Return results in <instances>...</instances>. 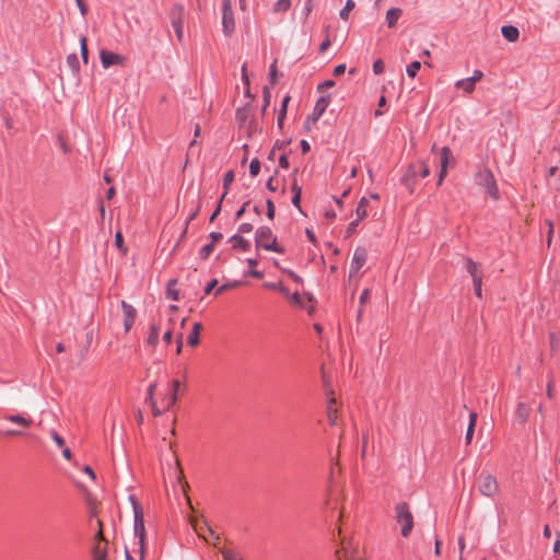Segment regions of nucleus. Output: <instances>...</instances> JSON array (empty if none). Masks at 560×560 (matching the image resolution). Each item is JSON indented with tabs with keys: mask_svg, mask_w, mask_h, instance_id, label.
<instances>
[{
	"mask_svg": "<svg viewBox=\"0 0 560 560\" xmlns=\"http://www.w3.org/2000/svg\"><path fill=\"white\" fill-rule=\"evenodd\" d=\"M255 246L257 250L264 248L278 254L284 253V248L277 244V237L273 235L271 229L265 225L259 226L255 231Z\"/></svg>",
	"mask_w": 560,
	"mask_h": 560,
	"instance_id": "obj_1",
	"label": "nucleus"
},
{
	"mask_svg": "<svg viewBox=\"0 0 560 560\" xmlns=\"http://www.w3.org/2000/svg\"><path fill=\"white\" fill-rule=\"evenodd\" d=\"M395 520L400 525V534L408 537L413 528V515L407 502H399L395 506Z\"/></svg>",
	"mask_w": 560,
	"mask_h": 560,
	"instance_id": "obj_2",
	"label": "nucleus"
},
{
	"mask_svg": "<svg viewBox=\"0 0 560 560\" xmlns=\"http://www.w3.org/2000/svg\"><path fill=\"white\" fill-rule=\"evenodd\" d=\"M475 183L476 185L482 187L491 198H499V188L494 178L492 171L488 167L479 170L475 174Z\"/></svg>",
	"mask_w": 560,
	"mask_h": 560,
	"instance_id": "obj_3",
	"label": "nucleus"
},
{
	"mask_svg": "<svg viewBox=\"0 0 560 560\" xmlns=\"http://www.w3.org/2000/svg\"><path fill=\"white\" fill-rule=\"evenodd\" d=\"M133 536L137 539L136 544L138 545L140 559L144 560V550H145V526H144V515L143 512H137L133 514Z\"/></svg>",
	"mask_w": 560,
	"mask_h": 560,
	"instance_id": "obj_4",
	"label": "nucleus"
},
{
	"mask_svg": "<svg viewBox=\"0 0 560 560\" xmlns=\"http://www.w3.org/2000/svg\"><path fill=\"white\" fill-rule=\"evenodd\" d=\"M331 101V95H322L315 103L312 114H310L304 121V129L310 130L311 125L315 124L325 113L327 106Z\"/></svg>",
	"mask_w": 560,
	"mask_h": 560,
	"instance_id": "obj_5",
	"label": "nucleus"
},
{
	"mask_svg": "<svg viewBox=\"0 0 560 560\" xmlns=\"http://www.w3.org/2000/svg\"><path fill=\"white\" fill-rule=\"evenodd\" d=\"M222 32L225 36H230L235 32L232 0H222Z\"/></svg>",
	"mask_w": 560,
	"mask_h": 560,
	"instance_id": "obj_6",
	"label": "nucleus"
},
{
	"mask_svg": "<svg viewBox=\"0 0 560 560\" xmlns=\"http://www.w3.org/2000/svg\"><path fill=\"white\" fill-rule=\"evenodd\" d=\"M183 16L184 7L179 3H175L174 5H172V8L170 9V20L175 31V35L179 42H182L184 37Z\"/></svg>",
	"mask_w": 560,
	"mask_h": 560,
	"instance_id": "obj_7",
	"label": "nucleus"
},
{
	"mask_svg": "<svg viewBox=\"0 0 560 560\" xmlns=\"http://www.w3.org/2000/svg\"><path fill=\"white\" fill-rule=\"evenodd\" d=\"M478 488L482 495L493 497L497 493L499 486L497 479L492 475L488 474L481 476Z\"/></svg>",
	"mask_w": 560,
	"mask_h": 560,
	"instance_id": "obj_8",
	"label": "nucleus"
},
{
	"mask_svg": "<svg viewBox=\"0 0 560 560\" xmlns=\"http://www.w3.org/2000/svg\"><path fill=\"white\" fill-rule=\"evenodd\" d=\"M482 77H483L482 71L476 69V70H474L471 77L457 80L455 82V88L460 89V90H463L466 93H471L475 90L476 82L481 80Z\"/></svg>",
	"mask_w": 560,
	"mask_h": 560,
	"instance_id": "obj_9",
	"label": "nucleus"
},
{
	"mask_svg": "<svg viewBox=\"0 0 560 560\" xmlns=\"http://www.w3.org/2000/svg\"><path fill=\"white\" fill-rule=\"evenodd\" d=\"M366 258H368L366 249L363 247H357L353 253L352 260L350 264V269H349L350 277L355 275L364 266Z\"/></svg>",
	"mask_w": 560,
	"mask_h": 560,
	"instance_id": "obj_10",
	"label": "nucleus"
},
{
	"mask_svg": "<svg viewBox=\"0 0 560 560\" xmlns=\"http://www.w3.org/2000/svg\"><path fill=\"white\" fill-rule=\"evenodd\" d=\"M120 306L124 316V329L125 332H128L135 324L137 311L131 304L127 303L125 300L120 301Z\"/></svg>",
	"mask_w": 560,
	"mask_h": 560,
	"instance_id": "obj_11",
	"label": "nucleus"
},
{
	"mask_svg": "<svg viewBox=\"0 0 560 560\" xmlns=\"http://www.w3.org/2000/svg\"><path fill=\"white\" fill-rule=\"evenodd\" d=\"M418 170L416 164H409L407 171L400 178V183L410 191H415Z\"/></svg>",
	"mask_w": 560,
	"mask_h": 560,
	"instance_id": "obj_12",
	"label": "nucleus"
},
{
	"mask_svg": "<svg viewBox=\"0 0 560 560\" xmlns=\"http://www.w3.org/2000/svg\"><path fill=\"white\" fill-rule=\"evenodd\" d=\"M100 60L102 63V67L104 69H108L109 67L114 65H121L124 61V57L119 54L102 49L100 51Z\"/></svg>",
	"mask_w": 560,
	"mask_h": 560,
	"instance_id": "obj_13",
	"label": "nucleus"
},
{
	"mask_svg": "<svg viewBox=\"0 0 560 560\" xmlns=\"http://www.w3.org/2000/svg\"><path fill=\"white\" fill-rule=\"evenodd\" d=\"M452 151L448 147H443L440 153V173H439V179H438V186L442 185L446 174H447V166L450 163Z\"/></svg>",
	"mask_w": 560,
	"mask_h": 560,
	"instance_id": "obj_14",
	"label": "nucleus"
},
{
	"mask_svg": "<svg viewBox=\"0 0 560 560\" xmlns=\"http://www.w3.org/2000/svg\"><path fill=\"white\" fill-rule=\"evenodd\" d=\"M402 15V10L400 8L393 7L389 10H387L385 15V23L389 28H393L396 26L398 20Z\"/></svg>",
	"mask_w": 560,
	"mask_h": 560,
	"instance_id": "obj_15",
	"label": "nucleus"
},
{
	"mask_svg": "<svg viewBox=\"0 0 560 560\" xmlns=\"http://www.w3.org/2000/svg\"><path fill=\"white\" fill-rule=\"evenodd\" d=\"M229 242L232 244V248L233 249H242L244 252H247L250 247V243L249 241H247L246 238H244L242 235H240L238 233H235L233 234L230 238H229Z\"/></svg>",
	"mask_w": 560,
	"mask_h": 560,
	"instance_id": "obj_16",
	"label": "nucleus"
},
{
	"mask_svg": "<svg viewBox=\"0 0 560 560\" xmlns=\"http://www.w3.org/2000/svg\"><path fill=\"white\" fill-rule=\"evenodd\" d=\"M501 34L510 43L516 42L520 37V31L514 25H503L501 27Z\"/></svg>",
	"mask_w": 560,
	"mask_h": 560,
	"instance_id": "obj_17",
	"label": "nucleus"
},
{
	"mask_svg": "<svg viewBox=\"0 0 560 560\" xmlns=\"http://www.w3.org/2000/svg\"><path fill=\"white\" fill-rule=\"evenodd\" d=\"M201 328H202L201 323L197 322V323H195L192 325V328H191L190 332L187 336V343L190 347H196L199 343Z\"/></svg>",
	"mask_w": 560,
	"mask_h": 560,
	"instance_id": "obj_18",
	"label": "nucleus"
},
{
	"mask_svg": "<svg viewBox=\"0 0 560 560\" xmlns=\"http://www.w3.org/2000/svg\"><path fill=\"white\" fill-rule=\"evenodd\" d=\"M4 420L12 422V423L20 424L24 428H28L32 424V419L26 418L22 415H7V416H4Z\"/></svg>",
	"mask_w": 560,
	"mask_h": 560,
	"instance_id": "obj_19",
	"label": "nucleus"
},
{
	"mask_svg": "<svg viewBox=\"0 0 560 560\" xmlns=\"http://www.w3.org/2000/svg\"><path fill=\"white\" fill-rule=\"evenodd\" d=\"M176 284H177L176 279L168 280L167 287H166V293H165L166 299L173 300V301L179 300V291L175 288Z\"/></svg>",
	"mask_w": 560,
	"mask_h": 560,
	"instance_id": "obj_20",
	"label": "nucleus"
},
{
	"mask_svg": "<svg viewBox=\"0 0 560 560\" xmlns=\"http://www.w3.org/2000/svg\"><path fill=\"white\" fill-rule=\"evenodd\" d=\"M479 264L475 262L470 257L465 258V269L470 275L471 279L475 277H482L478 272Z\"/></svg>",
	"mask_w": 560,
	"mask_h": 560,
	"instance_id": "obj_21",
	"label": "nucleus"
},
{
	"mask_svg": "<svg viewBox=\"0 0 560 560\" xmlns=\"http://www.w3.org/2000/svg\"><path fill=\"white\" fill-rule=\"evenodd\" d=\"M149 330L147 343L151 347H155L159 342V327L156 324H150Z\"/></svg>",
	"mask_w": 560,
	"mask_h": 560,
	"instance_id": "obj_22",
	"label": "nucleus"
},
{
	"mask_svg": "<svg viewBox=\"0 0 560 560\" xmlns=\"http://www.w3.org/2000/svg\"><path fill=\"white\" fill-rule=\"evenodd\" d=\"M335 398L330 397L327 406V418L330 425L337 423V410L335 409Z\"/></svg>",
	"mask_w": 560,
	"mask_h": 560,
	"instance_id": "obj_23",
	"label": "nucleus"
},
{
	"mask_svg": "<svg viewBox=\"0 0 560 560\" xmlns=\"http://www.w3.org/2000/svg\"><path fill=\"white\" fill-rule=\"evenodd\" d=\"M67 65L72 70V72L77 75L80 71V62L79 57L75 52L69 54L67 56Z\"/></svg>",
	"mask_w": 560,
	"mask_h": 560,
	"instance_id": "obj_24",
	"label": "nucleus"
},
{
	"mask_svg": "<svg viewBox=\"0 0 560 560\" xmlns=\"http://www.w3.org/2000/svg\"><path fill=\"white\" fill-rule=\"evenodd\" d=\"M220 552L223 560H244L241 553L233 549L222 548Z\"/></svg>",
	"mask_w": 560,
	"mask_h": 560,
	"instance_id": "obj_25",
	"label": "nucleus"
},
{
	"mask_svg": "<svg viewBox=\"0 0 560 560\" xmlns=\"http://www.w3.org/2000/svg\"><path fill=\"white\" fill-rule=\"evenodd\" d=\"M271 100V93L270 88L268 85H265L262 88V105H261V115H265L267 112L268 106L270 105Z\"/></svg>",
	"mask_w": 560,
	"mask_h": 560,
	"instance_id": "obj_26",
	"label": "nucleus"
},
{
	"mask_svg": "<svg viewBox=\"0 0 560 560\" xmlns=\"http://www.w3.org/2000/svg\"><path fill=\"white\" fill-rule=\"evenodd\" d=\"M366 205H368V199H366V197H362V198L359 200L358 207H357V209H355V215H357V218H355V219H358V220H360V221H361V220H363V219L366 217V214H368V212H366V210H365V206H366Z\"/></svg>",
	"mask_w": 560,
	"mask_h": 560,
	"instance_id": "obj_27",
	"label": "nucleus"
},
{
	"mask_svg": "<svg viewBox=\"0 0 560 560\" xmlns=\"http://www.w3.org/2000/svg\"><path fill=\"white\" fill-rule=\"evenodd\" d=\"M250 103H247L244 107L237 108L235 118L240 124H244L248 118Z\"/></svg>",
	"mask_w": 560,
	"mask_h": 560,
	"instance_id": "obj_28",
	"label": "nucleus"
},
{
	"mask_svg": "<svg viewBox=\"0 0 560 560\" xmlns=\"http://www.w3.org/2000/svg\"><path fill=\"white\" fill-rule=\"evenodd\" d=\"M234 180V172L232 170L228 171L224 176H223V194L220 198L224 199L225 196L228 195V190L230 188V185L232 184V182Z\"/></svg>",
	"mask_w": 560,
	"mask_h": 560,
	"instance_id": "obj_29",
	"label": "nucleus"
},
{
	"mask_svg": "<svg viewBox=\"0 0 560 560\" xmlns=\"http://www.w3.org/2000/svg\"><path fill=\"white\" fill-rule=\"evenodd\" d=\"M80 55H81L83 63L86 65L89 61V50H88L85 36L80 37Z\"/></svg>",
	"mask_w": 560,
	"mask_h": 560,
	"instance_id": "obj_30",
	"label": "nucleus"
},
{
	"mask_svg": "<svg viewBox=\"0 0 560 560\" xmlns=\"http://www.w3.org/2000/svg\"><path fill=\"white\" fill-rule=\"evenodd\" d=\"M420 68H421L420 61H418V60L411 61L406 68V73L408 77L415 78L417 75L418 71L420 70Z\"/></svg>",
	"mask_w": 560,
	"mask_h": 560,
	"instance_id": "obj_31",
	"label": "nucleus"
},
{
	"mask_svg": "<svg viewBox=\"0 0 560 560\" xmlns=\"http://www.w3.org/2000/svg\"><path fill=\"white\" fill-rule=\"evenodd\" d=\"M527 410L524 402H518L515 411V417L520 420V422H525L527 420Z\"/></svg>",
	"mask_w": 560,
	"mask_h": 560,
	"instance_id": "obj_32",
	"label": "nucleus"
},
{
	"mask_svg": "<svg viewBox=\"0 0 560 560\" xmlns=\"http://www.w3.org/2000/svg\"><path fill=\"white\" fill-rule=\"evenodd\" d=\"M106 547H102L100 544H97L93 549V560H106Z\"/></svg>",
	"mask_w": 560,
	"mask_h": 560,
	"instance_id": "obj_33",
	"label": "nucleus"
},
{
	"mask_svg": "<svg viewBox=\"0 0 560 560\" xmlns=\"http://www.w3.org/2000/svg\"><path fill=\"white\" fill-rule=\"evenodd\" d=\"M355 7V2L353 0H347L343 8L339 12V16L341 20H347L349 16V12Z\"/></svg>",
	"mask_w": 560,
	"mask_h": 560,
	"instance_id": "obj_34",
	"label": "nucleus"
},
{
	"mask_svg": "<svg viewBox=\"0 0 560 560\" xmlns=\"http://www.w3.org/2000/svg\"><path fill=\"white\" fill-rule=\"evenodd\" d=\"M213 248H214V245H212V243H208L206 244L205 246H202L199 250V257L202 259V260H206L208 259V257L211 255V253L213 252Z\"/></svg>",
	"mask_w": 560,
	"mask_h": 560,
	"instance_id": "obj_35",
	"label": "nucleus"
},
{
	"mask_svg": "<svg viewBox=\"0 0 560 560\" xmlns=\"http://www.w3.org/2000/svg\"><path fill=\"white\" fill-rule=\"evenodd\" d=\"M291 7V0H278L275 3L273 11L275 12H281V11H288Z\"/></svg>",
	"mask_w": 560,
	"mask_h": 560,
	"instance_id": "obj_36",
	"label": "nucleus"
},
{
	"mask_svg": "<svg viewBox=\"0 0 560 560\" xmlns=\"http://www.w3.org/2000/svg\"><path fill=\"white\" fill-rule=\"evenodd\" d=\"M260 162L258 159H253L249 163V174L252 177H256L260 172Z\"/></svg>",
	"mask_w": 560,
	"mask_h": 560,
	"instance_id": "obj_37",
	"label": "nucleus"
},
{
	"mask_svg": "<svg viewBox=\"0 0 560 560\" xmlns=\"http://www.w3.org/2000/svg\"><path fill=\"white\" fill-rule=\"evenodd\" d=\"M265 287L272 290H278L279 292L283 293L284 295H289V290L287 287H284L281 283L276 282H266Z\"/></svg>",
	"mask_w": 560,
	"mask_h": 560,
	"instance_id": "obj_38",
	"label": "nucleus"
},
{
	"mask_svg": "<svg viewBox=\"0 0 560 560\" xmlns=\"http://www.w3.org/2000/svg\"><path fill=\"white\" fill-rule=\"evenodd\" d=\"M335 556H336V560H350L348 557L347 547L343 541L341 542V548L340 549L338 548L336 550Z\"/></svg>",
	"mask_w": 560,
	"mask_h": 560,
	"instance_id": "obj_39",
	"label": "nucleus"
},
{
	"mask_svg": "<svg viewBox=\"0 0 560 560\" xmlns=\"http://www.w3.org/2000/svg\"><path fill=\"white\" fill-rule=\"evenodd\" d=\"M472 285H474L475 294L478 298H481V295H482V289H481L482 277H475V279H472Z\"/></svg>",
	"mask_w": 560,
	"mask_h": 560,
	"instance_id": "obj_40",
	"label": "nucleus"
},
{
	"mask_svg": "<svg viewBox=\"0 0 560 560\" xmlns=\"http://www.w3.org/2000/svg\"><path fill=\"white\" fill-rule=\"evenodd\" d=\"M417 165L418 174L424 178L430 175V168L424 162H419Z\"/></svg>",
	"mask_w": 560,
	"mask_h": 560,
	"instance_id": "obj_41",
	"label": "nucleus"
},
{
	"mask_svg": "<svg viewBox=\"0 0 560 560\" xmlns=\"http://www.w3.org/2000/svg\"><path fill=\"white\" fill-rule=\"evenodd\" d=\"M266 207H267V211H266L267 218L269 220H273L275 219V214H276L273 201L271 199H267L266 200Z\"/></svg>",
	"mask_w": 560,
	"mask_h": 560,
	"instance_id": "obj_42",
	"label": "nucleus"
},
{
	"mask_svg": "<svg viewBox=\"0 0 560 560\" xmlns=\"http://www.w3.org/2000/svg\"><path fill=\"white\" fill-rule=\"evenodd\" d=\"M129 501L131 503L133 514H136V511L143 512L141 504L135 494L129 495Z\"/></svg>",
	"mask_w": 560,
	"mask_h": 560,
	"instance_id": "obj_43",
	"label": "nucleus"
},
{
	"mask_svg": "<svg viewBox=\"0 0 560 560\" xmlns=\"http://www.w3.org/2000/svg\"><path fill=\"white\" fill-rule=\"evenodd\" d=\"M155 383H152L149 385L148 387V396L145 398V402H149L152 407H154L155 405V400H154V397H153V393H154V389H155Z\"/></svg>",
	"mask_w": 560,
	"mask_h": 560,
	"instance_id": "obj_44",
	"label": "nucleus"
},
{
	"mask_svg": "<svg viewBox=\"0 0 560 560\" xmlns=\"http://www.w3.org/2000/svg\"><path fill=\"white\" fill-rule=\"evenodd\" d=\"M372 69H373L374 74L383 73L384 69H385V65H384L383 60H381V59L375 60L373 62Z\"/></svg>",
	"mask_w": 560,
	"mask_h": 560,
	"instance_id": "obj_45",
	"label": "nucleus"
},
{
	"mask_svg": "<svg viewBox=\"0 0 560 560\" xmlns=\"http://www.w3.org/2000/svg\"><path fill=\"white\" fill-rule=\"evenodd\" d=\"M252 231H253V224L248 223V222H243L237 228V233L240 235L245 234V233H249Z\"/></svg>",
	"mask_w": 560,
	"mask_h": 560,
	"instance_id": "obj_46",
	"label": "nucleus"
},
{
	"mask_svg": "<svg viewBox=\"0 0 560 560\" xmlns=\"http://www.w3.org/2000/svg\"><path fill=\"white\" fill-rule=\"evenodd\" d=\"M190 523H191L194 529L196 530V533L198 534V536L202 537L206 540V538L203 537V535L201 533L203 529H207L203 525V521L201 522V524H199L196 520H191Z\"/></svg>",
	"mask_w": 560,
	"mask_h": 560,
	"instance_id": "obj_47",
	"label": "nucleus"
},
{
	"mask_svg": "<svg viewBox=\"0 0 560 560\" xmlns=\"http://www.w3.org/2000/svg\"><path fill=\"white\" fill-rule=\"evenodd\" d=\"M50 436H51V439L54 440V442L56 443V445H57L58 447H62V446L65 445V440H63V438H62L61 435H59V434L57 433V431L51 430V431H50Z\"/></svg>",
	"mask_w": 560,
	"mask_h": 560,
	"instance_id": "obj_48",
	"label": "nucleus"
},
{
	"mask_svg": "<svg viewBox=\"0 0 560 560\" xmlns=\"http://www.w3.org/2000/svg\"><path fill=\"white\" fill-rule=\"evenodd\" d=\"M291 143V139L288 140H276L273 143V150H284Z\"/></svg>",
	"mask_w": 560,
	"mask_h": 560,
	"instance_id": "obj_49",
	"label": "nucleus"
},
{
	"mask_svg": "<svg viewBox=\"0 0 560 560\" xmlns=\"http://www.w3.org/2000/svg\"><path fill=\"white\" fill-rule=\"evenodd\" d=\"M222 201L223 199L220 198L218 203H217V207L215 209L213 210V212L211 213V215L209 217V221L210 222H213L215 220V218L220 214L221 212V209H222Z\"/></svg>",
	"mask_w": 560,
	"mask_h": 560,
	"instance_id": "obj_50",
	"label": "nucleus"
},
{
	"mask_svg": "<svg viewBox=\"0 0 560 560\" xmlns=\"http://www.w3.org/2000/svg\"><path fill=\"white\" fill-rule=\"evenodd\" d=\"M359 222H360V220L354 219L353 221H351L349 223L347 231H346V237H350L352 235V233L355 231Z\"/></svg>",
	"mask_w": 560,
	"mask_h": 560,
	"instance_id": "obj_51",
	"label": "nucleus"
},
{
	"mask_svg": "<svg viewBox=\"0 0 560 560\" xmlns=\"http://www.w3.org/2000/svg\"><path fill=\"white\" fill-rule=\"evenodd\" d=\"M285 116H287V112L279 109L278 117H277V127L280 130L283 129Z\"/></svg>",
	"mask_w": 560,
	"mask_h": 560,
	"instance_id": "obj_52",
	"label": "nucleus"
},
{
	"mask_svg": "<svg viewBox=\"0 0 560 560\" xmlns=\"http://www.w3.org/2000/svg\"><path fill=\"white\" fill-rule=\"evenodd\" d=\"M268 77H269V80H270L271 84H275L276 80H277L276 61L270 65Z\"/></svg>",
	"mask_w": 560,
	"mask_h": 560,
	"instance_id": "obj_53",
	"label": "nucleus"
},
{
	"mask_svg": "<svg viewBox=\"0 0 560 560\" xmlns=\"http://www.w3.org/2000/svg\"><path fill=\"white\" fill-rule=\"evenodd\" d=\"M312 10H313V0H305L303 10H302L303 15L305 18H307L310 15V13L312 12Z\"/></svg>",
	"mask_w": 560,
	"mask_h": 560,
	"instance_id": "obj_54",
	"label": "nucleus"
},
{
	"mask_svg": "<svg viewBox=\"0 0 560 560\" xmlns=\"http://www.w3.org/2000/svg\"><path fill=\"white\" fill-rule=\"evenodd\" d=\"M77 7L81 13L82 16H85L88 13V5L84 3L83 0H75Z\"/></svg>",
	"mask_w": 560,
	"mask_h": 560,
	"instance_id": "obj_55",
	"label": "nucleus"
},
{
	"mask_svg": "<svg viewBox=\"0 0 560 560\" xmlns=\"http://www.w3.org/2000/svg\"><path fill=\"white\" fill-rule=\"evenodd\" d=\"M474 432H475L474 424L468 425L467 430H466V435H465L466 444H470L471 443Z\"/></svg>",
	"mask_w": 560,
	"mask_h": 560,
	"instance_id": "obj_56",
	"label": "nucleus"
},
{
	"mask_svg": "<svg viewBox=\"0 0 560 560\" xmlns=\"http://www.w3.org/2000/svg\"><path fill=\"white\" fill-rule=\"evenodd\" d=\"M177 401V394L175 393H171L167 397H166V408H171L172 406H174Z\"/></svg>",
	"mask_w": 560,
	"mask_h": 560,
	"instance_id": "obj_57",
	"label": "nucleus"
},
{
	"mask_svg": "<svg viewBox=\"0 0 560 560\" xmlns=\"http://www.w3.org/2000/svg\"><path fill=\"white\" fill-rule=\"evenodd\" d=\"M279 166H280L281 168H289L290 163H289V160H288V156H287V154H285V153H283V154H281V155L279 156Z\"/></svg>",
	"mask_w": 560,
	"mask_h": 560,
	"instance_id": "obj_58",
	"label": "nucleus"
},
{
	"mask_svg": "<svg viewBox=\"0 0 560 560\" xmlns=\"http://www.w3.org/2000/svg\"><path fill=\"white\" fill-rule=\"evenodd\" d=\"M209 237L211 240L210 243H212V245H214L217 242L222 240L223 234L221 232H211L209 234Z\"/></svg>",
	"mask_w": 560,
	"mask_h": 560,
	"instance_id": "obj_59",
	"label": "nucleus"
},
{
	"mask_svg": "<svg viewBox=\"0 0 560 560\" xmlns=\"http://www.w3.org/2000/svg\"><path fill=\"white\" fill-rule=\"evenodd\" d=\"M335 84H336V82L331 79L325 80L324 82H322L317 85V91H322L325 88H332V86H335Z\"/></svg>",
	"mask_w": 560,
	"mask_h": 560,
	"instance_id": "obj_60",
	"label": "nucleus"
},
{
	"mask_svg": "<svg viewBox=\"0 0 560 560\" xmlns=\"http://www.w3.org/2000/svg\"><path fill=\"white\" fill-rule=\"evenodd\" d=\"M218 284V280L217 279H212L210 280L207 285L205 287V294H209L212 292V290L215 288V285Z\"/></svg>",
	"mask_w": 560,
	"mask_h": 560,
	"instance_id": "obj_61",
	"label": "nucleus"
},
{
	"mask_svg": "<svg viewBox=\"0 0 560 560\" xmlns=\"http://www.w3.org/2000/svg\"><path fill=\"white\" fill-rule=\"evenodd\" d=\"M292 205L299 210V211H302L301 209V195H299L298 192L293 195L292 197V200H291Z\"/></svg>",
	"mask_w": 560,
	"mask_h": 560,
	"instance_id": "obj_62",
	"label": "nucleus"
},
{
	"mask_svg": "<svg viewBox=\"0 0 560 560\" xmlns=\"http://www.w3.org/2000/svg\"><path fill=\"white\" fill-rule=\"evenodd\" d=\"M300 148H301V151H302L303 154L308 153L310 150H311V145H310L308 141L305 140V139H302L300 141Z\"/></svg>",
	"mask_w": 560,
	"mask_h": 560,
	"instance_id": "obj_63",
	"label": "nucleus"
},
{
	"mask_svg": "<svg viewBox=\"0 0 560 560\" xmlns=\"http://www.w3.org/2000/svg\"><path fill=\"white\" fill-rule=\"evenodd\" d=\"M346 68H347V67H346V65H345V63H340V65L336 66V67L334 68V75H335V77H339V75L343 74V73H345V71H346Z\"/></svg>",
	"mask_w": 560,
	"mask_h": 560,
	"instance_id": "obj_64",
	"label": "nucleus"
}]
</instances>
